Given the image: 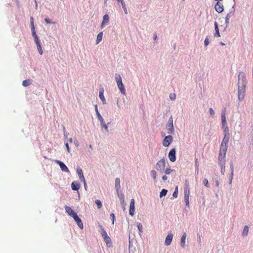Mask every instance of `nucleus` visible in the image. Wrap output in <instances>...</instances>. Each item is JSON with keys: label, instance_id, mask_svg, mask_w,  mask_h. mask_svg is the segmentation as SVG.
Returning a JSON list of instances; mask_svg holds the SVG:
<instances>
[{"label": "nucleus", "instance_id": "47", "mask_svg": "<svg viewBox=\"0 0 253 253\" xmlns=\"http://www.w3.org/2000/svg\"><path fill=\"white\" fill-rule=\"evenodd\" d=\"M30 23H31V31H33V28L35 29L33 17H31Z\"/></svg>", "mask_w": 253, "mask_h": 253}, {"label": "nucleus", "instance_id": "31", "mask_svg": "<svg viewBox=\"0 0 253 253\" xmlns=\"http://www.w3.org/2000/svg\"><path fill=\"white\" fill-rule=\"evenodd\" d=\"M118 198L120 201H122L125 200L124 195L120 191L116 192Z\"/></svg>", "mask_w": 253, "mask_h": 253}, {"label": "nucleus", "instance_id": "25", "mask_svg": "<svg viewBox=\"0 0 253 253\" xmlns=\"http://www.w3.org/2000/svg\"><path fill=\"white\" fill-rule=\"evenodd\" d=\"M150 175L153 178V181L155 182H156L157 181V172L156 170H152L150 171Z\"/></svg>", "mask_w": 253, "mask_h": 253}, {"label": "nucleus", "instance_id": "26", "mask_svg": "<svg viewBox=\"0 0 253 253\" xmlns=\"http://www.w3.org/2000/svg\"><path fill=\"white\" fill-rule=\"evenodd\" d=\"M214 28H215V33L214 34V36L217 37H220L218 27V24L216 22H214Z\"/></svg>", "mask_w": 253, "mask_h": 253}, {"label": "nucleus", "instance_id": "16", "mask_svg": "<svg viewBox=\"0 0 253 253\" xmlns=\"http://www.w3.org/2000/svg\"><path fill=\"white\" fill-rule=\"evenodd\" d=\"M215 10L218 12L221 13L223 11V5L219 1H217L214 6Z\"/></svg>", "mask_w": 253, "mask_h": 253}, {"label": "nucleus", "instance_id": "38", "mask_svg": "<svg viewBox=\"0 0 253 253\" xmlns=\"http://www.w3.org/2000/svg\"><path fill=\"white\" fill-rule=\"evenodd\" d=\"M121 5L122 6V8H123L125 14H127V10L126 7L125 3L123 1V2H121Z\"/></svg>", "mask_w": 253, "mask_h": 253}, {"label": "nucleus", "instance_id": "29", "mask_svg": "<svg viewBox=\"0 0 253 253\" xmlns=\"http://www.w3.org/2000/svg\"><path fill=\"white\" fill-rule=\"evenodd\" d=\"M77 173L79 176V179L84 177L83 170L80 168L77 169Z\"/></svg>", "mask_w": 253, "mask_h": 253}, {"label": "nucleus", "instance_id": "21", "mask_svg": "<svg viewBox=\"0 0 253 253\" xmlns=\"http://www.w3.org/2000/svg\"><path fill=\"white\" fill-rule=\"evenodd\" d=\"M186 233L185 232L183 233V235L181 237V241H180V245L182 248H185V243H186Z\"/></svg>", "mask_w": 253, "mask_h": 253}, {"label": "nucleus", "instance_id": "30", "mask_svg": "<svg viewBox=\"0 0 253 253\" xmlns=\"http://www.w3.org/2000/svg\"><path fill=\"white\" fill-rule=\"evenodd\" d=\"M232 13L231 12H230L229 13L227 14L226 17V19H225V24H226V27H227L229 25V19L231 17V16H232Z\"/></svg>", "mask_w": 253, "mask_h": 253}, {"label": "nucleus", "instance_id": "7", "mask_svg": "<svg viewBox=\"0 0 253 253\" xmlns=\"http://www.w3.org/2000/svg\"><path fill=\"white\" fill-rule=\"evenodd\" d=\"M245 85L243 84L242 86L239 85L238 88V98L239 100L242 101L244 98V94L245 92Z\"/></svg>", "mask_w": 253, "mask_h": 253}, {"label": "nucleus", "instance_id": "20", "mask_svg": "<svg viewBox=\"0 0 253 253\" xmlns=\"http://www.w3.org/2000/svg\"><path fill=\"white\" fill-rule=\"evenodd\" d=\"M226 114H225V110H223L222 111L221 117V123L223 126H224L226 124Z\"/></svg>", "mask_w": 253, "mask_h": 253}, {"label": "nucleus", "instance_id": "49", "mask_svg": "<svg viewBox=\"0 0 253 253\" xmlns=\"http://www.w3.org/2000/svg\"><path fill=\"white\" fill-rule=\"evenodd\" d=\"M209 112L211 116H213L214 115V111L212 108H210L209 109Z\"/></svg>", "mask_w": 253, "mask_h": 253}, {"label": "nucleus", "instance_id": "58", "mask_svg": "<svg viewBox=\"0 0 253 253\" xmlns=\"http://www.w3.org/2000/svg\"><path fill=\"white\" fill-rule=\"evenodd\" d=\"M80 180H81V181L83 182V183H84V182H86L85 180V178H84V177H82V178H80Z\"/></svg>", "mask_w": 253, "mask_h": 253}, {"label": "nucleus", "instance_id": "11", "mask_svg": "<svg viewBox=\"0 0 253 253\" xmlns=\"http://www.w3.org/2000/svg\"><path fill=\"white\" fill-rule=\"evenodd\" d=\"M55 162L58 165H59L61 169L63 171H65L67 172H69L68 168L62 162L60 161L59 160H55Z\"/></svg>", "mask_w": 253, "mask_h": 253}, {"label": "nucleus", "instance_id": "55", "mask_svg": "<svg viewBox=\"0 0 253 253\" xmlns=\"http://www.w3.org/2000/svg\"><path fill=\"white\" fill-rule=\"evenodd\" d=\"M117 107L119 109H121V105L120 104V103H119V100L118 99L117 100Z\"/></svg>", "mask_w": 253, "mask_h": 253}, {"label": "nucleus", "instance_id": "9", "mask_svg": "<svg viewBox=\"0 0 253 253\" xmlns=\"http://www.w3.org/2000/svg\"><path fill=\"white\" fill-rule=\"evenodd\" d=\"M173 137L171 135H169L165 137L163 141V145L165 147L169 146L172 141Z\"/></svg>", "mask_w": 253, "mask_h": 253}, {"label": "nucleus", "instance_id": "34", "mask_svg": "<svg viewBox=\"0 0 253 253\" xmlns=\"http://www.w3.org/2000/svg\"><path fill=\"white\" fill-rule=\"evenodd\" d=\"M37 46V49L38 50V51L39 53L42 55L43 53V51L41 45V42H39L38 43H36Z\"/></svg>", "mask_w": 253, "mask_h": 253}, {"label": "nucleus", "instance_id": "36", "mask_svg": "<svg viewBox=\"0 0 253 253\" xmlns=\"http://www.w3.org/2000/svg\"><path fill=\"white\" fill-rule=\"evenodd\" d=\"M31 84V81L29 80H24L22 82V85L24 86H28Z\"/></svg>", "mask_w": 253, "mask_h": 253}, {"label": "nucleus", "instance_id": "27", "mask_svg": "<svg viewBox=\"0 0 253 253\" xmlns=\"http://www.w3.org/2000/svg\"><path fill=\"white\" fill-rule=\"evenodd\" d=\"M173 169H170V167L168 166L164 170V172L166 175L170 174L172 171H174Z\"/></svg>", "mask_w": 253, "mask_h": 253}, {"label": "nucleus", "instance_id": "46", "mask_svg": "<svg viewBox=\"0 0 253 253\" xmlns=\"http://www.w3.org/2000/svg\"><path fill=\"white\" fill-rule=\"evenodd\" d=\"M169 96V98L172 100H174L176 98V95L174 93H170Z\"/></svg>", "mask_w": 253, "mask_h": 253}, {"label": "nucleus", "instance_id": "28", "mask_svg": "<svg viewBox=\"0 0 253 253\" xmlns=\"http://www.w3.org/2000/svg\"><path fill=\"white\" fill-rule=\"evenodd\" d=\"M103 33L100 32L97 36V39L96 41V44H98L102 40Z\"/></svg>", "mask_w": 253, "mask_h": 253}, {"label": "nucleus", "instance_id": "10", "mask_svg": "<svg viewBox=\"0 0 253 253\" xmlns=\"http://www.w3.org/2000/svg\"><path fill=\"white\" fill-rule=\"evenodd\" d=\"M176 151L174 148L171 149L169 153L168 157L169 160L173 162L176 160Z\"/></svg>", "mask_w": 253, "mask_h": 253}, {"label": "nucleus", "instance_id": "41", "mask_svg": "<svg viewBox=\"0 0 253 253\" xmlns=\"http://www.w3.org/2000/svg\"><path fill=\"white\" fill-rule=\"evenodd\" d=\"M178 196V187L176 186L174 192L172 194V196L174 198H177Z\"/></svg>", "mask_w": 253, "mask_h": 253}, {"label": "nucleus", "instance_id": "17", "mask_svg": "<svg viewBox=\"0 0 253 253\" xmlns=\"http://www.w3.org/2000/svg\"><path fill=\"white\" fill-rule=\"evenodd\" d=\"M104 89L101 88L99 89V96L101 100L102 101L103 104H106V101L104 96Z\"/></svg>", "mask_w": 253, "mask_h": 253}, {"label": "nucleus", "instance_id": "8", "mask_svg": "<svg viewBox=\"0 0 253 253\" xmlns=\"http://www.w3.org/2000/svg\"><path fill=\"white\" fill-rule=\"evenodd\" d=\"M189 196H190V190L189 187L187 186L184 189V201L186 204V206L188 207H189Z\"/></svg>", "mask_w": 253, "mask_h": 253}, {"label": "nucleus", "instance_id": "23", "mask_svg": "<svg viewBox=\"0 0 253 253\" xmlns=\"http://www.w3.org/2000/svg\"><path fill=\"white\" fill-rule=\"evenodd\" d=\"M109 22V16L108 14H105L103 17V21L101 23V27H103V25L107 24Z\"/></svg>", "mask_w": 253, "mask_h": 253}, {"label": "nucleus", "instance_id": "59", "mask_svg": "<svg viewBox=\"0 0 253 253\" xmlns=\"http://www.w3.org/2000/svg\"><path fill=\"white\" fill-rule=\"evenodd\" d=\"M66 141H69L70 143H72L73 142V139L72 138H68L67 140H66Z\"/></svg>", "mask_w": 253, "mask_h": 253}, {"label": "nucleus", "instance_id": "61", "mask_svg": "<svg viewBox=\"0 0 253 253\" xmlns=\"http://www.w3.org/2000/svg\"><path fill=\"white\" fill-rule=\"evenodd\" d=\"M197 239H198V242H199V243L201 242V239L200 236H198Z\"/></svg>", "mask_w": 253, "mask_h": 253}, {"label": "nucleus", "instance_id": "42", "mask_svg": "<svg viewBox=\"0 0 253 253\" xmlns=\"http://www.w3.org/2000/svg\"><path fill=\"white\" fill-rule=\"evenodd\" d=\"M239 78V82H240V80L242 79V81L245 79V75L243 73H240L238 76Z\"/></svg>", "mask_w": 253, "mask_h": 253}, {"label": "nucleus", "instance_id": "50", "mask_svg": "<svg viewBox=\"0 0 253 253\" xmlns=\"http://www.w3.org/2000/svg\"><path fill=\"white\" fill-rule=\"evenodd\" d=\"M110 217L112 220V224H114V220H115V215L114 213H111L110 214Z\"/></svg>", "mask_w": 253, "mask_h": 253}, {"label": "nucleus", "instance_id": "62", "mask_svg": "<svg viewBox=\"0 0 253 253\" xmlns=\"http://www.w3.org/2000/svg\"><path fill=\"white\" fill-rule=\"evenodd\" d=\"M84 189H85V190H86V187H87V184H86V182H84Z\"/></svg>", "mask_w": 253, "mask_h": 253}, {"label": "nucleus", "instance_id": "39", "mask_svg": "<svg viewBox=\"0 0 253 253\" xmlns=\"http://www.w3.org/2000/svg\"><path fill=\"white\" fill-rule=\"evenodd\" d=\"M137 228L140 233H142L143 232V226L141 223H138L137 225Z\"/></svg>", "mask_w": 253, "mask_h": 253}, {"label": "nucleus", "instance_id": "13", "mask_svg": "<svg viewBox=\"0 0 253 253\" xmlns=\"http://www.w3.org/2000/svg\"><path fill=\"white\" fill-rule=\"evenodd\" d=\"M65 209L66 212L68 214V215L71 216L72 217H73L74 216H75L77 214V213L75 212L71 209V208L69 206H65Z\"/></svg>", "mask_w": 253, "mask_h": 253}, {"label": "nucleus", "instance_id": "33", "mask_svg": "<svg viewBox=\"0 0 253 253\" xmlns=\"http://www.w3.org/2000/svg\"><path fill=\"white\" fill-rule=\"evenodd\" d=\"M104 240L108 246L110 247L111 246V240L109 237H107L106 238L104 239Z\"/></svg>", "mask_w": 253, "mask_h": 253}, {"label": "nucleus", "instance_id": "52", "mask_svg": "<svg viewBox=\"0 0 253 253\" xmlns=\"http://www.w3.org/2000/svg\"><path fill=\"white\" fill-rule=\"evenodd\" d=\"M168 178V177L167 176V175L166 174L163 175L162 177V180L165 181H166Z\"/></svg>", "mask_w": 253, "mask_h": 253}, {"label": "nucleus", "instance_id": "53", "mask_svg": "<svg viewBox=\"0 0 253 253\" xmlns=\"http://www.w3.org/2000/svg\"><path fill=\"white\" fill-rule=\"evenodd\" d=\"M44 21L47 24H50L52 23L51 20L48 18H45Z\"/></svg>", "mask_w": 253, "mask_h": 253}, {"label": "nucleus", "instance_id": "32", "mask_svg": "<svg viewBox=\"0 0 253 253\" xmlns=\"http://www.w3.org/2000/svg\"><path fill=\"white\" fill-rule=\"evenodd\" d=\"M249 232V227L248 226H245L244 228L242 235L243 236H247Z\"/></svg>", "mask_w": 253, "mask_h": 253}, {"label": "nucleus", "instance_id": "14", "mask_svg": "<svg viewBox=\"0 0 253 253\" xmlns=\"http://www.w3.org/2000/svg\"><path fill=\"white\" fill-rule=\"evenodd\" d=\"M173 238V234L171 233H169L166 237L165 244L166 246H169L170 245Z\"/></svg>", "mask_w": 253, "mask_h": 253}, {"label": "nucleus", "instance_id": "40", "mask_svg": "<svg viewBox=\"0 0 253 253\" xmlns=\"http://www.w3.org/2000/svg\"><path fill=\"white\" fill-rule=\"evenodd\" d=\"M95 202V204L97 205L98 209H100L102 207V203L100 200H96Z\"/></svg>", "mask_w": 253, "mask_h": 253}, {"label": "nucleus", "instance_id": "51", "mask_svg": "<svg viewBox=\"0 0 253 253\" xmlns=\"http://www.w3.org/2000/svg\"><path fill=\"white\" fill-rule=\"evenodd\" d=\"M209 43H210V42H209L208 38H206L204 41V44H205V46H207V45H208Z\"/></svg>", "mask_w": 253, "mask_h": 253}, {"label": "nucleus", "instance_id": "6", "mask_svg": "<svg viewBox=\"0 0 253 253\" xmlns=\"http://www.w3.org/2000/svg\"><path fill=\"white\" fill-rule=\"evenodd\" d=\"M227 150L220 149L218 155V164L219 165L225 164V156Z\"/></svg>", "mask_w": 253, "mask_h": 253}, {"label": "nucleus", "instance_id": "37", "mask_svg": "<svg viewBox=\"0 0 253 253\" xmlns=\"http://www.w3.org/2000/svg\"><path fill=\"white\" fill-rule=\"evenodd\" d=\"M221 167V173L224 175L225 172V164L219 165Z\"/></svg>", "mask_w": 253, "mask_h": 253}, {"label": "nucleus", "instance_id": "1", "mask_svg": "<svg viewBox=\"0 0 253 253\" xmlns=\"http://www.w3.org/2000/svg\"><path fill=\"white\" fill-rule=\"evenodd\" d=\"M115 81L116 82L118 87L119 88L122 94L126 95V89L123 84L122 78L120 75L116 73L115 75Z\"/></svg>", "mask_w": 253, "mask_h": 253}, {"label": "nucleus", "instance_id": "12", "mask_svg": "<svg viewBox=\"0 0 253 253\" xmlns=\"http://www.w3.org/2000/svg\"><path fill=\"white\" fill-rule=\"evenodd\" d=\"M134 200L132 199L130 201V206H129V214L131 216H133L135 212V206H134Z\"/></svg>", "mask_w": 253, "mask_h": 253}, {"label": "nucleus", "instance_id": "19", "mask_svg": "<svg viewBox=\"0 0 253 253\" xmlns=\"http://www.w3.org/2000/svg\"><path fill=\"white\" fill-rule=\"evenodd\" d=\"M115 188L116 192H118L119 191H120L121 185H120V179L119 178H116L115 179Z\"/></svg>", "mask_w": 253, "mask_h": 253}, {"label": "nucleus", "instance_id": "35", "mask_svg": "<svg viewBox=\"0 0 253 253\" xmlns=\"http://www.w3.org/2000/svg\"><path fill=\"white\" fill-rule=\"evenodd\" d=\"M168 192V190L165 189H163L160 193V197L162 198L164 196H165Z\"/></svg>", "mask_w": 253, "mask_h": 253}, {"label": "nucleus", "instance_id": "15", "mask_svg": "<svg viewBox=\"0 0 253 253\" xmlns=\"http://www.w3.org/2000/svg\"><path fill=\"white\" fill-rule=\"evenodd\" d=\"M73 218H74L75 222L77 223L79 227L82 229H83V228H84L83 224L82 222L81 219L79 217L77 214L75 216H74Z\"/></svg>", "mask_w": 253, "mask_h": 253}, {"label": "nucleus", "instance_id": "44", "mask_svg": "<svg viewBox=\"0 0 253 253\" xmlns=\"http://www.w3.org/2000/svg\"><path fill=\"white\" fill-rule=\"evenodd\" d=\"M233 176H234V173H233V172H231L230 176H229V183L230 184H231L232 182Z\"/></svg>", "mask_w": 253, "mask_h": 253}, {"label": "nucleus", "instance_id": "5", "mask_svg": "<svg viewBox=\"0 0 253 253\" xmlns=\"http://www.w3.org/2000/svg\"><path fill=\"white\" fill-rule=\"evenodd\" d=\"M166 127L167 130V133L169 134H171L174 133V128L173 124L172 117L170 116L166 125Z\"/></svg>", "mask_w": 253, "mask_h": 253}, {"label": "nucleus", "instance_id": "45", "mask_svg": "<svg viewBox=\"0 0 253 253\" xmlns=\"http://www.w3.org/2000/svg\"><path fill=\"white\" fill-rule=\"evenodd\" d=\"M64 143H65V145L66 147V149H67V152L68 153H70V148H69V144H68V142L67 141H66L65 140L64 141Z\"/></svg>", "mask_w": 253, "mask_h": 253}, {"label": "nucleus", "instance_id": "64", "mask_svg": "<svg viewBox=\"0 0 253 253\" xmlns=\"http://www.w3.org/2000/svg\"><path fill=\"white\" fill-rule=\"evenodd\" d=\"M220 44L222 45H224V43L222 42H220Z\"/></svg>", "mask_w": 253, "mask_h": 253}, {"label": "nucleus", "instance_id": "22", "mask_svg": "<svg viewBox=\"0 0 253 253\" xmlns=\"http://www.w3.org/2000/svg\"><path fill=\"white\" fill-rule=\"evenodd\" d=\"M99 227L101 230V234L103 239L106 238L107 237H109L107 235V232L104 229L103 226L101 225H99Z\"/></svg>", "mask_w": 253, "mask_h": 253}, {"label": "nucleus", "instance_id": "60", "mask_svg": "<svg viewBox=\"0 0 253 253\" xmlns=\"http://www.w3.org/2000/svg\"><path fill=\"white\" fill-rule=\"evenodd\" d=\"M74 142L75 145L76 146H78L79 143H78V141L77 140H75Z\"/></svg>", "mask_w": 253, "mask_h": 253}, {"label": "nucleus", "instance_id": "18", "mask_svg": "<svg viewBox=\"0 0 253 253\" xmlns=\"http://www.w3.org/2000/svg\"><path fill=\"white\" fill-rule=\"evenodd\" d=\"M71 188L73 190L78 191L80 188V185L77 181H73L71 184Z\"/></svg>", "mask_w": 253, "mask_h": 253}, {"label": "nucleus", "instance_id": "56", "mask_svg": "<svg viewBox=\"0 0 253 253\" xmlns=\"http://www.w3.org/2000/svg\"><path fill=\"white\" fill-rule=\"evenodd\" d=\"M120 203H121V204L122 207H124L125 206V200H122V201H120Z\"/></svg>", "mask_w": 253, "mask_h": 253}, {"label": "nucleus", "instance_id": "24", "mask_svg": "<svg viewBox=\"0 0 253 253\" xmlns=\"http://www.w3.org/2000/svg\"><path fill=\"white\" fill-rule=\"evenodd\" d=\"M32 35L33 38H34L35 42L36 43H38L39 42H40V41L39 40V39L36 34L35 29L34 28H33V31H32Z\"/></svg>", "mask_w": 253, "mask_h": 253}, {"label": "nucleus", "instance_id": "54", "mask_svg": "<svg viewBox=\"0 0 253 253\" xmlns=\"http://www.w3.org/2000/svg\"><path fill=\"white\" fill-rule=\"evenodd\" d=\"M230 169H231V172H233V173H234V166L232 164H231V165H230Z\"/></svg>", "mask_w": 253, "mask_h": 253}, {"label": "nucleus", "instance_id": "43", "mask_svg": "<svg viewBox=\"0 0 253 253\" xmlns=\"http://www.w3.org/2000/svg\"><path fill=\"white\" fill-rule=\"evenodd\" d=\"M203 184L206 187L208 188L210 187V184L209 183L208 180L207 178H204V179L203 180Z\"/></svg>", "mask_w": 253, "mask_h": 253}, {"label": "nucleus", "instance_id": "2", "mask_svg": "<svg viewBox=\"0 0 253 253\" xmlns=\"http://www.w3.org/2000/svg\"><path fill=\"white\" fill-rule=\"evenodd\" d=\"M166 163L167 160L165 158H163L156 163L155 169L160 174L164 173Z\"/></svg>", "mask_w": 253, "mask_h": 253}, {"label": "nucleus", "instance_id": "57", "mask_svg": "<svg viewBox=\"0 0 253 253\" xmlns=\"http://www.w3.org/2000/svg\"><path fill=\"white\" fill-rule=\"evenodd\" d=\"M215 184H216V187H219V182L218 180H215Z\"/></svg>", "mask_w": 253, "mask_h": 253}, {"label": "nucleus", "instance_id": "48", "mask_svg": "<svg viewBox=\"0 0 253 253\" xmlns=\"http://www.w3.org/2000/svg\"><path fill=\"white\" fill-rule=\"evenodd\" d=\"M63 130H64V136L65 140H66L68 139V135L69 134L65 131V127L63 128Z\"/></svg>", "mask_w": 253, "mask_h": 253}, {"label": "nucleus", "instance_id": "4", "mask_svg": "<svg viewBox=\"0 0 253 253\" xmlns=\"http://www.w3.org/2000/svg\"><path fill=\"white\" fill-rule=\"evenodd\" d=\"M230 134L229 132V130L228 127H226L225 130V133L223 139L222 141L220 148L222 149L227 150V144L229 140Z\"/></svg>", "mask_w": 253, "mask_h": 253}, {"label": "nucleus", "instance_id": "63", "mask_svg": "<svg viewBox=\"0 0 253 253\" xmlns=\"http://www.w3.org/2000/svg\"><path fill=\"white\" fill-rule=\"evenodd\" d=\"M157 35H155L154 36V40H156L157 39Z\"/></svg>", "mask_w": 253, "mask_h": 253}, {"label": "nucleus", "instance_id": "3", "mask_svg": "<svg viewBox=\"0 0 253 253\" xmlns=\"http://www.w3.org/2000/svg\"><path fill=\"white\" fill-rule=\"evenodd\" d=\"M95 110L97 117L100 122L101 127L102 128H104L105 131L108 133H109L108 125L109 124V123H108L107 124L105 123L103 118H102V117L101 116V115L98 112L97 106L96 105L95 106Z\"/></svg>", "mask_w": 253, "mask_h": 253}]
</instances>
